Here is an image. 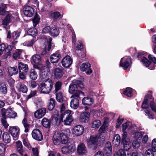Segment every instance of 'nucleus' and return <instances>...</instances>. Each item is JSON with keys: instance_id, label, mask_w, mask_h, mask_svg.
<instances>
[{"instance_id": "f257e3e1", "label": "nucleus", "mask_w": 156, "mask_h": 156, "mask_svg": "<svg viewBox=\"0 0 156 156\" xmlns=\"http://www.w3.org/2000/svg\"><path fill=\"white\" fill-rule=\"evenodd\" d=\"M53 83L51 79L40 83L38 87V90L41 93L49 94L53 87Z\"/></svg>"}, {"instance_id": "f03ea898", "label": "nucleus", "mask_w": 156, "mask_h": 156, "mask_svg": "<svg viewBox=\"0 0 156 156\" xmlns=\"http://www.w3.org/2000/svg\"><path fill=\"white\" fill-rule=\"evenodd\" d=\"M69 138L67 135L62 133L56 131L53 136V141L55 145H58L61 143L63 144H66Z\"/></svg>"}, {"instance_id": "7ed1b4c3", "label": "nucleus", "mask_w": 156, "mask_h": 156, "mask_svg": "<svg viewBox=\"0 0 156 156\" xmlns=\"http://www.w3.org/2000/svg\"><path fill=\"white\" fill-rule=\"evenodd\" d=\"M129 122H127L122 125V130L124 131L122 136V143L123 144L124 149L126 151L129 149L131 145L130 140L127 137V133L125 131L129 126Z\"/></svg>"}, {"instance_id": "20e7f679", "label": "nucleus", "mask_w": 156, "mask_h": 156, "mask_svg": "<svg viewBox=\"0 0 156 156\" xmlns=\"http://www.w3.org/2000/svg\"><path fill=\"white\" fill-rule=\"evenodd\" d=\"M5 15L6 16L3 20L2 22V24L5 26H7L18 17V13L12 11L9 12Z\"/></svg>"}, {"instance_id": "39448f33", "label": "nucleus", "mask_w": 156, "mask_h": 156, "mask_svg": "<svg viewBox=\"0 0 156 156\" xmlns=\"http://www.w3.org/2000/svg\"><path fill=\"white\" fill-rule=\"evenodd\" d=\"M81 95L84 96V93L78 91L71 96L70 105L72 108L76 109L78 108L79 105V99Z\"/></svg>"}, {"instance_id": "423d86ee", "label": "nucleus", "mask_w": 156, "mask_h": 156, "mask_svg": "<svg viewBox=\"0 0 156 156\" xmlns=\"http://www.w3.org/2000/svg\"><path fill=\"white\" fill-rule=\"evenodd\" d=\"M73 84L70 85L69 86V91L70 93L74 94L78 91L82 92L80 90H77V87L81 89L84 88L83 85L81 81L74 80L73 81Z\"/></svg>"}, {"instance_id": "0eeeda50", "label": "nucleus", "mask_w": 156, "mask_h": 156, "mask_svg": "<svg viewBox=\"0 0 156 156\" xmlns=\"http://www.w3.org/2000/svg\"><path fill=\"white\" fill-rule=\"evenodd\" d=\"M70 110H67L62 115V121L66 125H69L73 120V118Z\"/></svg>"}, {"instance_id": "6e6552de", "label": "nucleus", "mask_w": 156, "mask_h": 156, "mask_svg": "<svg viewBox=\"0 0 156 156\" xmlns=\"http://www.w3.org/2000/svg\"><path fill=\"white\" fill-rule=\"evenodd\" d=\"M99 138V136L98 135L91 136L87 140V142L88 146L90 148H93L95 149L97 146V142Z\"/></svg>"}, {"instance_id": "1a4fd4ad", "label": "nucleus", "mask_w": 156, "mask_h": 156, "mask_svg": "<svg viewBox=\"0 0 156 156\" xmlns=\"http://www.w3.org/2000/svg\"><path fill=\"white\" fill-rule=\"evenodd\" d=\"M55 114H53L51 117V122L53 125L54 126L59 125L62 122V115L60 118L58 115V112L57 110L55 111Z\"/></svg>"}, {"instance_id": "9d476101", "label": "nucleus", "mask_w": 156, "mask_h": 156, "mask_svg": "<svg viewBox=\"0 0 156 156\" xmlns=\"http://www.w3.org/2000/svg\"><path fill=\"white\" fill-rule=\"evenodd\" d=\"M20 129L17 126L9 127V132L13 136L14 140H17L19 137L20 133Z\"/></svg>"}, {"instance_id": "9b49d317", "label": "nucleus", "mask_w": 156, "mask_h": 156, "mask_svg": "<svg viewBox=\"0 0 156 156\" xmlns=\"http://www.w3.org/2000/svg\"><path fill=\"white\" fill-rule=\"evenodd\" d=\"M3 111L4 112L5 116L6 118H14L17 116L16 113L11 109H6L5 108H2L1 110V114L2 113Z\"/></svg>"}, {"instance_id": "f8f14e48", "label": "nucleus", "mask_w": 156, "mask_h": 156, "mask_svg": "<svg viewBox=\"0 0 156 156\" xmlns=\"http://www.w3.org/2000/svg\"><path fill=\"white\" fill-rule=\"evenodd\" d=\"M84 130L83 127L80 125L76 126L72 129L73 133L76 136L82 135L83 133Z\"/></svg>"}, {"instance_id": "ddd939ff", "label": "nucleus", "mask_w": 156, "mask_h": 156, "mask_svg": "<svg viewBox=\"0 0 156 156\" xmlns=\"http://www.w3.org/2000/svg\"><path fill=\"white\" fill-rule=\"evenodd\" d=\"M130 62H131V58L130 57L122 58L120 61V66L122 67L124 69L126 70L129 66Z\"/></svg>"}, {"instance_id": "4468645a", "label": "nucleus", "mask_w": 156, "mask_h": 156, "mask_svg": "<svg viewBox=\"0 0 156 156\" xmlns=\"http://www.w3.org/2000/svg\"><path fill=\"white\" fill-rule=\"evenodd\" d=\"M33 138L35 140L41 141L43 139V135L41 131L38 129H34L32 132Z\"/></svg>"}, {"instance_id": "2eb2a0df", "label": "nucleus", "mask_w": 156, "mask_h": 156, "mask_svg": "<svg viewBox=\"0 0 156 156\" xmlns=\"http://www.w3.org/2000/svg\"><path fill=\"white\" fill-rule=\"evenodd\" d=\"M73 62L72 58L69 55L64 57L61 61L62 66L66 68L69 67Z\"/></svg>"}, {"instance_id": "dca6fc26", "label": "nucleus", "mask_w": 156, "mask_h": 156, "mask_svg": "<svg viewBox=\"0 0 156 156\" xmlns=\"http://www.w3.org/2000/svg\"><path fill=\"white\" fill-rule=\"evenodd\" d=\"M61 58V54L59 51H57L51 55L50 58V62L52 63L58 62Z\"/></svg>"}, {"instance_id": "f3484780", "label": "nucleus", "mask_w": 156, "mask_h": 156, "mask_svg": "<svg viewBox=\"0 0 156 156\" xmlns=\"http://www.w3.org/2000/svg\"><path fill=\"white\" fill-rule=\"evenodd\" d=\"M90 64L88 62L83 63L80 66L81 71H85L87 75H90L92 72L90 68Z\"/></svg>"}, {"instance_id": "a211bd4d", "label": "nucleus", "mask_w": 156, "mask_h": 156, "mask_svg": "<svg viewBox=\"0 0 156 156\" xmlns=\"http://www.w3.org/2000/svg\"><path fill=\"white\" fill-rule=\"evenodd\" d=\"M46 112V109L45 108L37 110L34 113V116L36 118L40 119L43 117Z\"/></svg>"}, {"instance_id": "6ab92c4d", "label": "nucleus", "mask_w": 156, "mask_h": 156, "mask_svg": "<svg viewBox=\"0 0 156 156\" xmlns=\"http://www.w3.org/2000/svg\"><path fill=\"white\" fill-rule=\"evenodd\" d=\"M23 12L27 16L31 17L34 14V9L30 6H26L23 9Z\"/></svg>"}, {"instance_id": "aec40b11", "label": "nucleus", "mask_w": 156, "mask_h": 156, "mask_svg": "<svg viewBox=\"0 0 156 156\" xmlns=\"http://www.w3.org/2000/svg\"><path fill=\"white\" fill-rule=\"evenodd\" d=\"M48 40V45L47 46H45L44 49V50L41 53V54L42 55L47 54L48 53V52L51 49V47L53 48L54 46V45H51V41L52 40V38L51 37H49Z\"/></svg>"}, {"instance_id": "412c9836", "label": "nucleus", "mask_w": 156, "mask_h": 156, "mask_svg": "<svg viewBox=\"0 0 156 156\" xmlns=\"http://www.w3.org/2000/svg\"><path fill=\"white\" fill-rule=\"evenodd\" d=\"M73 145L72 144H68L67 146L63 147L62 148V151L64 154H69L73 151Z\"/></svg>"}, {"instance_id": "4be33fe9", "label": "nucleus", "mask_w": 156, "mask_h": 156, "mask_svg": "<svg viewBox=\"0 0 156 156\" xmlns=\"http://www.w3.org/2000/svg\"><path fill=\"white\" fill-rule=\"evenodd\" d=\"M56 93V98L57 101L59 102L62 103L64 101H66L67 98L63 96L62 92L59 91Z\"/></svg>"}, {"instance_id": "5701e85b", "label": "nucleus", "mask_w": 156, "mask_h": 156, "mask_svg": "<svg viewBox=\"0 0 156 156\" xmlns=\"http://www.w3.org/2000/svg\"><path fill=\"white\" fill-rule=\"evenodd\" d=\"M77 151L80 155L84 154L87 152L86 147L84 144L81 143L78 146Z\"/></svg>"}, {"instance_id": "b1692460", "label": "nucleus", "mask_w": 156, "mask_h": 156, "mask_svg": "<svg viewBox=\"0 0 156 156\" xmlns=\"http://www.w3.org/2000/svg\"><path fill=\"white\" fill-rule=\"evenodd\" d=\"M16 88L20 92L23 93H26L27 91V87L26 86L20 82L17 84Z\"/></svg>"}, {"instance_id": "393cba45", "label": "nucleus", "mask_w": 156, "mask_h": 156, "mask_svg": "<svg viewBox=\"0 0 156 156\" xmlns=\"http://www.w3.org/2000/svg\"><path fill=\"white\" fill-rule=\"evenodd\" d=\"M90 113L87 112H84L81 115V119L82 122H87L89 120Z\"/></svg>"}, {"instance_id": "a878e982", "label": "nucleus", "mask_w": 156, "mask_h": 156, "mask_svg": "<svg viewBox=\"0 0 156 156\" xmlns=\"http://www.w3.org/2000/svg\"><path fill=\"white\" fill-rule=\"evenodd\" d=\"M60 31L58 27L55 26H52L50 31V34L52 36L56 37L58 36Z\"/></svg>"}, {"instance_id": "bb28decb", "label": "nucleus", "mask_w": 156, "mask_h": 156, "mask_svg": "<svg viewBox=\"0 0 156 156\" xmlns=\"http://www.w3.org/2000/svg\"><path fill=\"white\" fill-rule=\"evenodd\" d=\"M94 99L91 98L84 97L82 100V104L85 105H90L94 103Z\"/></svg>"}, {"instance_id": "cd10ccee", "label": "nucleus", "mask_w": 156, "mask_h": 156, "mask_svg": "<svg viewBox=\"0 0 156 156\" xmlns=\"http://www.w3.org/2000/svg\"><path fill=\"white\" fill-rule=\"evenodd\" d=\"M16 144L17 152L21 156H23L24 154V151L22 143L20 141H18L16 142Z\"/></svg>"}, {"instance_id": "c85d7f7f", "label": "nucleus", "mask_w": 156, "mask_h": 156, "mask_svg": "<svg viewBox=\"0 0 156 156\" xmlns=\"http://www.w3.org/2000/svg\"><path fill=\"white\" fill-rule=\"evenodd\" d=\"M20 35V33L18 31H15L13 32L12 34V37L11 35V32L9 31L8 32L7 38L10 39L11 37L12 39L15 40L17 39Z\"/></svg>"}, {"instance_id": "c756f323", "label": "nucleus", "mask_w": 156, "mask_h": 156, "mask_svg": "<svg viewBox=\"0 0 156 156\" xmlns=\"http://www.w3.org/2000/svg\"><path fill=\"white\" fill-rule=\"evenodd\" d=\"M19 71L24 72H27L28 70L27 65L23 63L22 62H20L18 66Z\"/></svg>"}, {"instance_id": "7c9ffc66", "label": "nucleus", "mask_w": 156, "mask_h": 156, "mask_svg": "<svg viewBox=\"0 0 156 156\" xmlns=\"http://www.w3.org/2000/svg\"><path fill=\"white\" fill-rule=\"evenodd\" d=\"M1 115H2V118L1 119L2 124L5 128L7 129L9 126V124L6 120L7 118L5 116L4 112L3 111Z\"/></svg>"}, {"instance_id": "2f4dec72", "label": "nucleus", "mask_w": 156, "mask_h": 156, "mask_svg": "<svg viewBox=\"0 0 156 156\" xmlns=\"http://www.w3.org/2000/svg\"><path fill=\"white\" fill-rule=\"evenodd\" d=\"M63 70L62 69L57 68L54 71V76L56 79L60 78L63 76Z\"/></svg>"}, {"instance_id": "473e14b6", "label": "nucleus", "mask_w": 156, "mask_h": 156, "mask_svg": "<svg viewBox=\"0 0 156 156\" xmlns=\"http://www.w3.org/2000/svg\"><path fill=\"white\" fill-rule=\"evenodd\" d=\"M8 72L9 75L10 76H12L13 75L17 74L18 73V70L17 67H9L8 68Z\"/></svg>"}, {"instance_id": "72a5a7b5", "label": "nucleus", "mask_w": 156, "mask_h": 156, "mask_svg": "<svg viewBox=\"0 0 156 156\" xmlns=\"http://www.w3.org/2000/svg\"><path fill=\"white\" fill-rule=\"evenodd\" d=\"M2 138L4 142L6 144L9 143L11 140V136L7 132L4 133L2 135Z\"/></svg>"}, {"instance_id": "f704fd0d", "label": "nucleus", "mask_w": 156, "mask_h": 156, "mask_svg": "<svg viewBox=\"0 0 156 156\" xmlns=\"http://www.w3.org/2000/svg\"><path fill=\"white\" fill-rule=\"evenodd\" d=\"M29 76L30 78L32 80H36L37 77V74L34 69H31L30 70Z\"/></svg>"}, {"instance_id": "c9c22d12", "label": "nucleus", "mask_w": 156, "mask_h": 156, "mask_svg": "<svg viewBox=\"0 0 156 156\" xmlns=\"http://www.w3.org/2000/svg\"><path fill=\"white\" fill-rule=\"evenodd\" d=\"M120 142V137L119 134H116L114 136L112 140V143L115 146H118Z\"/></svg>"}, {"instance_id": "e433bc0d", "label": "nucleus", "mask_w": 156, "mask_h": 156, "mask_svg": "<svg viewBox=\"0 0 156 156\" xmlns=\"http://www.w3.org/2000/svg\"><path fill=\"white\" fill-rule=\"evenodd\" d=\"M32 62H34L36 64H39L41 61V58L38 55H35L32 57Z\"/></svg>"}, {"instance_id": "4c0bfd02", "label": "nucleus", "mask_w": 156, "mask_h": 156, "mask_svg": "<svg viewBox=\"0 0 156 156\" xmlns=\"http://www.w3.org/2000/svg\"><path fill=\"white\" fill-rule=\"evenodd\" d=\"M6 5L5 4H2L0 6V15L4 16L9 11H6Z\"/></svg>"}, {"instance_id": "58836bf2", "label": "nucleus", "mask_w": 156, "mask_h": 156, "mask_svg": "<svg viewBox=\"0 0 156 156\" xmlns=\"http://www.w3.org/2000/svg\"><path fill=\"white\" fill-rule=\"evenodd\" d=\"M7 90L6 84L4 83H0V92L3 94H6L7 93Z\"/></svg>"}, {"instance_id": "ea45409f", "label": "nucleus", "mask_w": 156, "mask_h": 156, "mask_svg": "<svg viewBox=\"0 0 156 156\" xmlns=\"http://www.w3.org/2000/svg\"><path fill=\"white\" fill-rule=\"evenodd\" d=\"M28 34L33 37L37 36V30L35 28H30L28 30Z\"/></svg>"}, {"instance_id": "a19ab883", "label": "nucleus", "mask_w": 156, "mask_h": 156, "mask_svg": "<svg viewBox=\"0 0 156 156\" xmlns=\"http://www.w3.org/2000/svg\"><path fill=\"white\" fill-rule=\"evenodd\" d=\"M43 126L46 128H49L51 125V122L46 118H44L41 121Z\"/></svg>"}, {"instance_id": "79ce46f5", "label": "nucleus", "mask_w": 156, "mask_h": 156, "mask_svg": "<svg viewBox=\"0 0 156 156\" xmlns=\"http://www.w3.org/2000/svg\"><path fill=\"white\" fill-rule=\"evenodd\" d=\"M55 101L53 99L51 98L50 99V102L48 105V108L50 111L53 109L55 105Z\"/></svg>"}, {"instance_id": "37998d69", "label": "nucleus", "mask_w": 156, "mask_h": 156, "mask_svg": "<svg viewBox=\"0 0 156 156\" xmlns=\"http://www.w3.org/2000/svg\"><path fill=\"white\" fill-rule=\"evenodd\" d=\"M112 150V147L111 146V143L109 142L107 143L105 145V150L107 151L106 152L107 154H109L111 153Z\"/></svg>"}, {"instance_id": "c03bdc74", "label": "nucleus", "mask_w": 156, "mask_h": 156, "mask_svg": "<svg viewBox=\"0 0 156 156\" xmlns=\"http://www.w3.org/2000/svg\"><path fill=\"white\" fill-rule=\"evenodd\" d=\"M22 50H16L13 54V58L15 59H20L22 54Z\"/></svg>"}, {"instance_id": "a18cd8bd", "label": "nucleus", "mask_w": 156, "mask_h": 156, "mask_svg": "<svg viewBox=\"0 0 156 156\" xmlns=\"http://www.w3.org/2000/svg\"><path fill=\"white\" fill-rule=\"evenodd\" d=\"M123 94L128 97H131L133 95L132 88L130 87L126 88V90L123 91Z\"/></svg>"}, {"instance_id": "49530a36", "label": "nucleus", "mask_w": 156, "mask_h": 156, "mask_svg": "<svg viewBox=\"0 0 156 156\" xmlns=\"http://www.w3.org/2000/svg\"><path fill=\"white\" fill-rule=\"evenodd\" d=\"M101 121L99 120H95L92 123V127L95 128H98L101 125Z\"/></svg>"}, {"instance_id": "de8ad7c7", "label": "nucleus", "mask_w": 156, "mask_h": 156, "mask_svg": "<svg viewBox=\"0 0 156 156\" xmlns=\"http://www.w3.org/2000/svg\"><path fill=\"white\" fill-rule=\"evenodd\" d=\"M114 156H126V155L124 151L122 149H120L114 154Z\"/></svg>"}, {"instance_id": "09e8293b", "label": "nucleus", "mask_w": 156, "mask_h": 156, "mask_svg": "<svg viewBox=\"0 0 156 156\" xmlns=\"http://www.w3.org/2000/svg\"><path fill=\"white\" fill-rule=\"evenodd\" d=\"M148 99L146 96H145V99L142 104V107L144 109H146V110H148L149 107V105L147 104Z\"/></svg>"}, {"instance_id": "8fccbe9b", "label": "nucleus", "mask_w": 156, "mask_h": 156, "mask_svg": "<svg viewBox=\"0 0 156 156\" xmlns=\"http://www.w3.org/2000/svg\"><path fill=\"white\" fill-rule=\"evenodd\" d=\"M40 18L39 16L36 14L33 19L32 21L34 26L36 27L38 23L40 21Z\"/></svg>"}, {"instance_id": "3c124183", "label": "nucleus", "mask_w": 156, "mask_h": 156, "mask_svg": "<svg viewBox=\"0 0 156 156\" xmlns=\"http://www.w3.org/2000/svg\"><path fill=\"white\" fill-rule=\"evenodd\" d=\"M142 62L144 65L146 67H148L151 63V62L144 57L142 58Z\"/></svg>"}, {"instance_id": "603ef678", "label": "nucleus", "mask_w": 156, "mask_h": 156, "mask_svg": "<svg viewBox=\"0 0 156 156\" xmlns=\"http://www.w3.org/2000/svg\"><path fill=\"white\" fill-rule=\"evenodd\" d=\"M51 16L54 20H56L59 17L61 18L62 17L60 13L58 12H55L52 13L51 14Z\"/></svg>"}, {"instance_id": "864d4df0", "label": "nucleus", "mask_w": 156, "mask_h": 156, "mask_svg": "<svg viewBox=\"0 0 156 156\" xmlns=\"http://www.w3.org/2000/svg\"><path fill=\"white\" fill-rule=\"evenodd\" d=\"M62 86V83L61 82L58 81L56 82L55 85V93L57 92L61 89Z\"/></svg>"}, {"instance_id": "5fc2aeb1", "label": "nucleus", "mask_w": 156, "mask_h": 156, "mask_svg": "<svg viewBox=\"0 0 156 156\" xmlns=\"http://www.w3.org/2000/svg\"><path fill=\"white\" fill-rule=\"evenodd\" d=\"M22 123L25 128V132L27 133L28 131L29 125L27 123V120L26 118H24L22 121Z\"/></svg>"}, {"instance_id": "6e6d98bb", "label": "nucleus", "mask_w": 156, "mask_h": 156, "mask_svg": "<svg viewBox=\"0 0 156 156\" xmlns=\"http://www.w3.org/2000/svg\"><path fill=\"white\" fill-rule=\"evenodd\" d=\"M144 134V133L142 131L136 133L135 134V138L137 140H140Z\"/></svg>"}, {"instance_id": "4d7b16f0", "label": "nucleus", "mask_w": 156, "mask_h": 156, "mask_svg": "<svg viewBox=\"0 0 156 156\" xmlns=\"http://www.w3.org/2000/svg\"><path fill=\"white\" fill-rule=\"evenodd\" d=\"M35 103L37 108L41 107L43 105V102L39 98L35 101Z\"/></svg>"}, {"instance_id": "13d9d810", "label": "nucleus", "mask_w": 156, "mask_h": 156, "mask_svg": "<svg viewBox=\"0 0 156 156\" xmlns=\"http://www.w3.org/2000/svg\"><path fill=\"white\" fill-rule=\"evenodd\" d=\"M12 49V47L11 45H8L6 48L5 52L6 57L10 55L11 51Z\"/></svg>"}, {"instance_id": "bf43d9fd", "label": "nucleus", "mask_w": 156, "mask_h": 156, "mask_svg": "<svg viewBox=\"0 0 156 156\" xmlns=\"http://www.w3.org/2000/svg\"><path fill=\"white\" fill-rule=\"evenodd\" d=\"M67 105V104L66 101H64V103L61 105L60 107V110L61 112V115H62V113H64L65 112H64V111L66 109V105Z\"/></svg>"}, {"instance_id": "052dcab7", "label": "nucleus", "mask_w": 156, "mask_h": 156, "mask_svg": "<svg viewBox=\"0 0 156 156\" xmlns=\"http://www.w3.org/2000/svg\"><path fill=\"white\" fill-rule=\"evenodd\" d=\"M132 146L133 148H136L140 146V143L137 140H134L132 143Z\"/></svg>"}, {"instance_id": "680f3d73", "label": "nucleus", "mask_w": 156, "mask_h": 156, "mask_svg": "<svg viewBox=\"0 0 156 156\" xmlns=\"http://www.w3.org/2000/svg\"><path fill=\"white\" fill-rule=\"evenodd\" d=\"M152 151L153 152L156 151V138L153 139L152 141Z\"/></svg>"}, {"instance_id": "e2e57ef3", "label": "nucleus", "mask_w": 156, "mask_h": 156, "mask_svg": "<svg viewBox=\"0 0 156 156\" xmlns=\"http://www.w3.org/2000/svg\"><path fill=\"white\" fill-rule=\"evenodd\" d=\"M5 145L2 143H0V154H3L5 151Z\"/></svg>"}, {"instance_id": "0e129e2a", "label": "nucleus", "mask_w": 156, "mask_h": 156, "mask_svg": "<svg viewBox=\"0 0 156 156\" xmlns=\"http://www.w3.org/2000/svg\"><path fill=\"white\" fill-rule=\"evenodd\" d=\"M23 144L24 146L28 148L30 147V144L29 143L28 139L26 138H24L23 139Z\"/></svg>"}, {"instance_id": "69168bd1", "label": "nucleus", "mask_w": 156, "mask_h": 156, "mask_svg": "<svg viewBox=\"0 0 156 156\" xmlns=\"http://www.w3.org/2000/svg\"><path fill=\"white\" fill-rule=\"evenodd\" d=\"M6 46L4 43H2L0 45V55H2L4 51H5Z\"/></svg>"}, {"instance_id": "338daca9", "label": "nucleus", "mask_w": 156, "mask_h": 156, "mask_svg": "<svg viewBox=\"0 0 156 156\" xmlns=\"http://www.w3.org/2000/svg\"><path fill=\"white\" fill-rule=\"evenodd\" d=\"M35 42V40L34 39H32L30 41L25 42L24 43V45L28 47L32 46Z\"/></svg>"}, {"instance_id": "774afa93", "label": "nucleus", "mask_w": 156, "mask_h": 156, "mask_svg": "<svg viewBox=\"0 0 156 156\" xmlns=\"http://www.w3.org/2000/svg\"><path fill=\"white\" fill-rule=\"evenodd\" d=\"M7 82L10 87H14L15 81L12 78H10L7 80Z\"/></svg>"}]
</instances>
